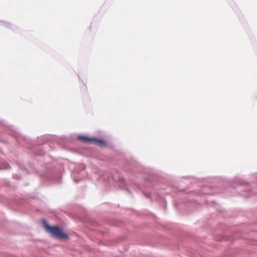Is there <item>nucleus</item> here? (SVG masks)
I'll list each match as a JSON object with an SVG mask.
<instances>
[{
	"label": "nucleus",
	"instance_id": "f257e3e1",
	"mask_svg": "<svg viewBox=\"0 0 257 257\" xmlns=\"http://www.w3.org/2000/svg\"><path fill=\"white\" fill-rule=\"evenodd\" d=\"M43 225L45 229L54 237L59 239H68V235L64 232L61 228L57 226H51L45 220L43 221Z\"/></svg>",
	"mask_w": 257,
	"mask_h": 257
},
{
	"label": "nucleus",
	"instance_id": "f03ea898",
	"mask_svg": "<svg viewBox=\"0 0 257 257\" xmlns=\"http://www.w3.org/2000/svg\"><path fill=\"white\" fill-rule=\"evenodd\" d=\"M77 139L84 143H93L101 146L105 145V142L103 140L90 138L85 136H79L77 137Z\"/></svg>",
	"mask_w": 257,
	"mask_h": 257
}]
</instances>
